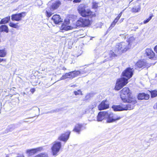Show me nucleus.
Masks as SVG:
<instances>
[{"label": "nucleus", "instance_id": "1", "mask_svg": "<svg viewBox=\"0 0 157 157\" xmlns=\"http://www.w3.org/2000/svg\"><path fill=\"white\" fill-rule=\"evenodd\" d=\"M78 10L80 15L83 17H88L92 18L96 16L94 12H92L90 9L84 6H79Z\"/></svg>", "mask_w": 157, "mask_h": 157}, {"label": "nucleus", "instance_id": "2", "mask_svg": "<svg viewBox=\"0 0 157 157\" xmlns=\"http://www.w3.org/2000/svg\"><path fill=\"white\" fill-rule=\"evenodd\" d=\"M130 48L128 44L125 41L122 42L118 43L116 45L114 51L118 54L121 55L123 53L125 52Z\"/></svg>", "mask_w": 157, "mask_h": 157}, {"label": "nucleus", "instance_id": "3", "mask_svg": "<svg viewBox=\"0 0 157 157\" xmlns=\"http://www.w3.org/2000/svg\"><path fill=\"white\" fill-rule=\"evenodd\" d=\"M120 96L123 101H128V100L132 98H135L132 96L131 92L129 89L127 87L123 88L121 91Z\"/></svg>", "mask_w": 157, "mask_h": 157}, {"label": "nucleus", "instance_id": "4", "mask_svg": "<svg viewBox=\"0 0 157 157\" xmlns=\"http://www.w3.org/2000/svg\"><path fill=\"white\" fill-rule=\"evenodd\" d=\"M52 145L51 150L52 153L53 155H56L61 148V143L58 141H55L52 143Z\"/></svg>", "mask_w": 157, "mask_h": 157}, {"label": "nucleus", "instance_id": "5", "mask_svg": "<svg viewBox=\"0 0 157 157\" xmlns=\"http://www.w3.org/2000/svg\"><path fill=\"white\" fill-rule=\"evenodd\" d=\"M121 117L109 111H106V120L108 123H112L120 120Z\"/></svg>", "mask_w": 157, "mask_h": 157}, {"label": "nucleus", "instance_id": "6", "mask_svg": "<svg viewBox=\"0 0 157 157\" xmlns=\"http://www.w3.org/2000/svg\"><path fill=\"white\" fill-rule=\"evenodd\" d=\"M128 79L122 77L118 79L117 81L115 89L118 90L128 83Z\"/></svg>", "mask_w": 157, "mask_h": 157}, {"label": "nucleus", "instance_id": "7", "mask_svg": "<svg viewBox=\"0 0 157 157\" xmlns=\"http://www.w3.org/2000/svg\"><path fill=\"white\" fill-rule=\"evenodd\" d=\"M91 23V20L89 19L80 18L76 22V27H85L89 25Z\"/></svg>", "mask_w": 157, "mask_h": 157}, {"label": "nucleus", "instance_id": "8", "mask_svg": "<svg viewBox=\"0 0 157 157\" xmlns=\"http://www.w3.org/2000/svg\"><path fill=\"white\" fill-rule=\"evenodd\" d=\"M80 74L81 72L79 71H74L66 73L60 78V80H64L67 78L72 79L79 75Z\"/></svg>", "mask_w": 157, "mask_h": 157}, {"label": "nucleus", "instance_id": "9", "mask_svg": "<svg viewBox=\"0 0 157 157\" xmlns=\"http://www.w3.org/2000/svg\"><path fill=\"white\" fill-rule=\"evenodd\" d=\"M128 100V101H123L124 102L129 103L127 105H125V110H131L133 109L135 104L136 102V99L135 98H132L131 99H129Z\"/></svg>", "mask_w": 157, "mask_h": 157}, {"label": "nucleus", "instance_id": "10", "mask_svg": "<svg viewBox=\"0 0 157 157\" xmlns=\"http://www.w3.org/2000/svg\"><path fill=\"white\" fill-rule=\"evenodd\" d=\"M43 148L41 147H38L34 149H28L26 151V153L28 156H31L37 152L42 151Z\"/></svg>", "mask_w": 157, "mask_h": 157}, {"label": "nucleus", "instance_id": "11", "mask_svg": "<svg viewBox=\"0 0 157 157\" xmlns=\"http://www.w3.org/2000/svg\"><path fill=\"white\" fill-rule=\"evenodd\" d=\"M133 69L130 68H128L125 69L122 73L123 76L125 77L128 80L133 75Z\"/></svg>", "mask_w": 157, "mask_h": 157}, {"label": "nucleus", "instance_id": "12", "mask_svg": "<svg viewBox=\"0 0 157 157\" xmlns=\"http://www.w3.org/2000/svg\"><path fill=\"white\" fill-rule=\"evenodd\" d=\"M25 15V13L24 12L13 14L11 16V19L12 21H18L21 20L22 18L24 17Z\"/></svg>", "mask_w": 157, "mask_h": 157}, {"label": "nucleus", "instance_id": "13", "mask_svg": "<svg viewBox=\"0 0 157 157\" xmlns=\"http://www.w3.org/2000/svg\"><path fill=\"white\" fill-rule=\"evenodd\" d=\"M70 132L67 131L64 134H61L58 137V140L64 142H66L69 138Z\"/></svg>", "mask_w": 157, "mask_h": 157}, {"label": "nucleus", "instance_id": "14", "mask_svg": "<svg viewBox=\"0 0 157 157\" xmlns=\"http://www.w3.org/2000/svg\"><path fill=\"white\" fill-rule=\"evenodd\" d=\"M68 21H67V22H65L64 24L62 25L60 27V29L61 30L67 31L72 29L73 28H75L76 27V26L75 25L73 26L68 25L67 24L68 23Z\"/></svg>", "mask_w": 157, "mask_h": 157}, {"label": "nucleus", "instance_id": "15", "mask_svg": "<svg viewBox=\"0 0 157 157\" xmlns=\"http://www.w3.org/2000/svg\"><path fill=\"white\" fill-rule=\"evenodd\" d=\"M112 108L115 111L125 110V105L123 104L118 105H113Z\"/></svg>", "mask_w": 157, "mask_h": 157}, {"label": "nucleus", "instance_id": "16", "mask_svg": "<svg viewBox=\"0 0 157 157\" xmlns=\"http://www.w3.org/2000/svg\"><path fill=\"white\" fill-rule=\"evenodd\" d=\"M136 65L138 67L141 68L146 67H150V64L147 63L144 61L143 60L138 61L136 63Z\"/></svg>", "mask_w": 157, "mask_h": 157}, {"label": "nucleus", "instance_id": "17", "mask_svg": "<svg viewBox=\"0 0 157 157\" xmlns=\"http://www.w3.org/2000/svg\"><path fill=\"white\" fill-rule=\"evenodd\" d=\"M109 108L108 102L106 101H103L98 106L99 110H102L107 109Z\"/></svg>", "mask_w": 157, "mask_h": 157}, {"label": "nucleus", "instance_id": "18", "mask_svg": "<svg viewBox=\"0 0 157 157\" xmlns=\"http://www.w3.org/2000/svg\"><path fill=\"white\" fill-rule=\"evenodd\" d=\"M106 111L100 112L97 116L98 121H101L103 119H106Z\"/></svg>", "mask_w": 157, "mask_h": 157}, {"label": "nucleus", "instance_id": "19", "mask_svg": "<svg viewBox=\"0 0 157 157\" xmlns=\"http://www.w3.org/2000/svg\"><path fill=\"white\" fill-rule=\"evenodd\" d=\"M52 20L56 24H58L62 21L60 16L57 14L54 15L52 17Z\"/></svg>", "mask_w": 157, "mask_h": 157}, {"label": "nucleus", "instance_id": "20", "mask_svg": "<svg viewBox=\"0 0 157 157\" xmlns=\"http://www.w3.org/2000/svg\"><path fill=\"white\" fill-rule=\"evenodd\" d=\"M145 53L147 57L150 59L153 58L155 55L154 53L151 49H147L145 50Z\"/></svg>", "mask_w": 157, "mask_h": 157}, {"label": "nucleus", "instance_id": "21", "mask_svg": "<svg viewBox=\"0 0 157 157\" xmlns=\"http://www.w3.org/2000/svg\"><path fill=\"white\" fill-rule=\"evenodd\" d=\"M138 98L139 100H147L149 98V96L147 94L142 93L138 95Z\"/></svg>", "mask_w": 157, "mask_h": 157}, {"label": "nucleus", "instance_id": "22", "mask_svg": "<svg viewBox=\"0 0 157 157\" xmlns=\"http://www.w3.org/2000/svg\"><path fill=\"white\" fill-rule=\"evenodd\" d=\"M82 125L81 124H76L75 127L73 131L78 133L79 134L81 130V128L82 127Z\"/></svg>", "mask_w": 157, "mask_h": 157}, {"label": "nucleus", "instance_id": "23", "mask_svg": "<svg viewBox=\"0 0 157 157\" xmlns=\"http://www.w3.org/2000/svg\"><path fill=\"white\" fill-rule=\"evenodd\" d=\"M135 38L133 36H131L125 42L128 44L131 48L132 43L135 42Z\"/></svg>", "mask_w": 157, "mask_h": 157}, {"label": "nucleus", "instance_id": "24", "mask_svg": "<svg viewBox=\"0 0 157 157\" xmlns=\"http://www.w3.org/2000/svg\"><path fill=\"white\" fill-rule=\"evenodd\" d=\"M60 4V2L59 1H57L52 4L51 10L52 11L57 9Z\"/></svg>", "mask_w": 157, "mask_h": 157}, {"label": "nucleus", "instance_id": "25", "mask_svg": "<svg viewBox=\"0 0 157 157\" xmlns=\"http://www.w3.org/2000/svg\"><path fill=\"white\" fill-rule=\"evenodd\" d=\"M8 31L9 29L7 25H4L0 26V32L8 33Z\"/></svg>", "mask_w": 157, "mask_h": 157}, {"label": "nucleus", "instance_id": "26", "mask_svg": "<svg viewBox=\"0 0 157 157\" xmlns=\"http://www.w3.org/2000/svg\"><path fill=\"white\" fill-rule=\"evenodd\" d=\"M10 20V17L8 16L2 19L0 22V24H5L8 22Z\"/></svg>", "mask_w": 157, "mask_h": 157}, {"label": "nucleus", "instance_id": "27", "mask_svg": "<svg viewBox=\"0 0 157 157\" xmlns=\"http://www.w3.org/2000/svg\"><path fill=\"white\" fill-rule=\"evenodd\" d=\"M109 54L110 55V57H111L112 59L114 57H115L117 56L118 54L117 53H115L114 51H110L108 52Z\"/></svg>", "mask_w": 157, "mask_h": 157}, {"label": "nucleus", "instance_id": "28", "mask_svg": "<svg viewBox=\"0 0 157 157\" xmlns=\"http://www.w3.org/2000/svg\"><path fill=\"white\" fill-rule=\"evenodd\" d=\"M141 7L140 5L135 6L132 8V12L134 13L139 12L140 10Z\"/></svg>", "mask_w": 157, "mask_h": 157}, {"label": "nucleus", "instance_id": "29", "mask_svg": "<svg viewBox=\"0 0 157 157\" xmlns=\"http://www.w3.org/2000/svg\"><path fill=\"white\" fill-rule=\"evenodd\" d=\"M110 55L108 52H105L104 54V57L105 58V60L106 61L111 60H112V58L110 57Z\"/></svg>", "mask_w": 157, "mask_h": 157}, {"label": "nucleus", "instance_id": "30", "mask_svg": "<svg viewBox=\"0 0 157 157\" xmlns=\"http://www.w3.org/2000/svg\"><path fill=\"white\" fill-rule=\"evenodd\" d=\"M34 157H48V156L47 153H41L36 155Z\"/></svg>", "mask_w": 157, "mask_h": 157}, {"label": "nucleus", "instance_id": "31", "mask_svg": "<svg viewBox=\"0 0 157 157\" xmlns=\"http://www.w3.org/2000/svg\"><path fill=\"white\" fill-rule=\"evenodd\" d=\"M118 20L117 19L115 18L114 21L111 23L110 26L108 29V30H110L114 26L116 23L117 22Z\"/></svg>", "mask_w": 157, "mask_h": 157}, {"label": "nucleus", "instance_id": "32", "mask_svg": "<svg viewBox=\"0 0 157 157\" xmlns=\"http://www.w3.org/2000/svg\"><path fill=\"white\" fill-rule=\"evenodd\" d=\"M17 24H14L13 22H10L9 24V25L10 26L12 27H13L16 29H18L19 26L17 25Z\"/></svg>", "mask_w": 157, "mask_h": 157}, {"label": "nucleus", "instance_id": "33", "mask_svg": "<svg viewBox=\"0 0 157 157\" xmlns=\"http://www.w3.org/2000/svg\"><path fill=\"white\" fill-rule=\"evenodd\" d=\"M6 52L5 49H2L0 50V57H4L6 55Z\"/></svg>", "mask_w": 157, "mask_h": 157}, {"label": "nucleus", "instance_id": "34", "mask_svg": "<svg viewBox=\"0 0 157 157\" xmlns=\"http://www.w3.org/2000/svg\"><path fill=\"white\" fill-rule=\"evenodd\" d=\"M98 2H94L92 3V7L93 9H97L98 7Z\"/></svg>", "mask_w": 157, "mask_h": 157}, {"label": "nucleus", "instance_id": "35", "mask_svg": "<svg viewBox=\"0 0 157 157\" xmlns=\"http://www.w3.org/2000/svg\"><path fill=\"white\" fill-rule=\"evenodd\" d=\"M151 96L152 97L154 98L157 96V91L154 90L152 91L151 93Z\"/></svg>", "mask_w": 157, "mask_h": 157}, {"label": "nucleus", "instance_id": "36", "mask_svg": "<svg viewBox=\"0 0 157 157\" xmlns=\"http://www.w3.org/2000/svg\"><path fill=\"white\" fill-rule=\"evenodd\" d=\"M152 16H153V15H152L151 14V15H150V16L146 20H144V24H146L148 22L151 20V19Z\"/></svg>", "mask_w": 157, "mask_h": 157}, {"label": "nucleus", "instance_id": "37", "mask_svg": "<svg viewBox=\"0 0 157 157\" xmlns=\"http://www.w3.org/2000/svg\"><path fill=\"white\" fill-rule=\"evenodd\" d=\"M74 93L76 95H79L80 94H81V95L82 94V92L80 90H78L77 91H74Z\"/></svg>", "mask_w": 157, "mask_h": 157}, {"label": "nucleus", "instance_id": "38", "mask_svg": "<svg viewBox=\"0 0 157 157\" xmlns=\"http://www.w3.org/2000/svg\"><path fill=\"white\" fill-rule=\"evenodd\" d=\"M52 14L51 12H48L47 10L46 11V15L48 17H50Z\"/></svg>", "mask_w": 157, "mask_h": 157}, {"label": "nucleus", "instance_id": "39", "mask_svg": "<svg viewBox=\"0 0 157 157\" xmlns=\"http://www.w3.org/2000/svg\"><path fill=\"white\" fill-rule=\"evenodd\" d=\"M122 14V12H121V13L118 15V16L117 17L115 18L117 19L118 20L121 17Z\"/></svg>", "mask_w": 157, "mask_h": 157}, {"label": "nucleus", "instance_id": "40", "mask_svg": "<svg viewBox=\"0 0 157 157\" xmlns=\"http://www.w3.org/2000/svg\"><path fill=\"white\" fill-rule=\"evenodd\" d=\"M35 91V90L34 89V88H33V89H31L30 90V92L32 93H33Z\"/></svg>", "mask_w": 157, "mask_h": 157}, {"label": "nucleus", "instance_id": "41", "mask_svg": "<svg viewBox=\"0 0 157 157\" xmlns=\"http://www.w3.org/2000/svg\"><path fill=\"white\" fill-rule=\"evenodd\" d=\"M37 2H38V3H39V4H38L37 6H40L41 5V4H42V2H41V1H39Z\"/></svg>", "mask_w": 157, "mask_h": 157}, {"label": "nucleus", "instance_id": "42", "mask_svg": "<svg viewBox=\"0 0 157 157\" xmlns=\"http://www.w3.org/2000/svg\"><path fill=\"white\" fill-rule=\"evenodd\" d=\"M155 51L157 53V45L154 48Z\"/></svg>", "mask_w": 157, "mask_h": 157}, {"label": "nucleus", "instance_id": "43", "mask_svg": "<svg viewBox=\"0 0 157 157\" xmlns=\"http://www.w3.org/2000/svg\"><path fill=\"white\" fill-rule=\"evenodd\" d=\"M3 61H6V59H5L0 58V63Z\"/></svg>", "mask_w": 157, "mask_h": 157}, {"label": "nucleus", "instance_id": "44", "mask_svg": "<svg viewBox=\"0 0 157 157\" xmlns=\"http://www.w3.org/2000/svg\"><path fill=\"white\" fill-rule=\"evenodd\" d=\"M80 0H74L73 2H80Z\"/></svg>", "mask_w": 157, "mask_h": 157}, {"label": "nucleus", "instance_id": "45", "mask_svg": "<svg viewBox=\"0 0 157 157\" xmlns=\"http://www.w3.org/2000/svg\"><path fill=\"white\" fill-rule=\"evenodd\" d=\"M154 107L155 109H157V103L154 105Z\"/></svg>", "mask_w": 157, "mask_h": 157}, {"label": "nucleus", "instance_id": "46", "mask_svg": "<svg viewBox=\"0 0 157 157\" xmlns=\"http://www.w3.org/2000/svg\"><path fill=\"white\" fill-rule=\"evenodd\" d=\"M17 157H24V155L22 154V155H21L20 156H17Z\"/></svg>", "mask_w": 157, "mask_h": 157}, {"label": "nucleus", "instance_id": "47", "mask_svg": "<svg viewBox=\"0 0 157 157\" xmlns=\"http://www.w3.org/2000/svg\"><path fill=\"white\" fill-rule=\"evenodd\" d=\"M62 69L65 70H66V68L65 67H63L62 68Z\"/></svg>", "mask_w": 157, "mask_h": 157}, {"label": "nucleus", "instance_id": "48", "mask_svg": "<svg viewBox=\"0 0 157 157\" xmlns=\"http://www.w3.org/2000/svg\"><path fill=\"white\" fill-rule=\"evenodd\" d=\"M12 129H10V130H9V131H8L7 132H10V131H12Z\"/></svg>", "mask_w": 157, "mask_h": 157}, {"label": "nucleus", "instance_id": "49", "mask_svg": "<svg viewBox=\"0 0 157 157\" xmlns=\"http://www.w3.org/2000/svg\"><path fill=\"white\" fill-rule=\"evenodd\" d=\"M36 109H38L39 111H40V109L39 108L37 107H36Z\"/></svg>", "mask_w": 157, "mask_h": 157}, {"label": "nucleus", "instance_id": "50", "mask_svg": "<svg viewBox=\"0 0 157 157\" xmlns=\"http://www.w3.org/2000/svg\"><path fill=\"white\" fill-rule=\"evenodd\" d=\"M123 19H121L120 21H123Z\"/></svg>", "mask_w": 157, "mask_h": 157}, {"label": "nucleus", "instance_id": "51", "mask_svg": "<svg viewBox=\"0 0 157 157\" xmlns=\"http://www.w3.org/2000/svg\"><path fill=\"white\" fill-rule=\"evenodd\" d=\"M6 157H9V155H6Z\"/></svg>", "mask_w": 157, "mask_h": 157}, {"label": "nucleus", "instance_id": "52", "mask_svg": "<svg viewBox=\"0 0 157 157\" xmlns=\"http://www.w3.org/2000/svg\"><path fill=\"white\" fill-rule=\"evenodd\" d=\"M23 95H24L26 94V93H25V92H24L23 93Z\"/></svg>", "mask_w": 157, "mask_h": 157}, {"label": "nucleus", "instance_id": "53", "mask_svg": "<svg viewBox=\"0 0 157 157\" xmlns=\"http://www.w3.org/2000/svg\"><path fill=\"white\" fill-rule=\"evenodd\" d=\"M71 86L72 87H75V85H74L73 86Z\"/></svg>", "mask_w": 157, "mask_h": 157}, {"label": "nucleus", "instance_id": "54", "mask_svg": "<svg viewBox=\"0 0 157 157\" xmlns=\"http://www.w3.org/2000/svg\"><path fill=\"white\" fill-rule=\"evenodd\" d=\"M18 0H17V1H17Z\"/></svg>", "mask_w": 157, "mask_h": 157}]
</instances>
